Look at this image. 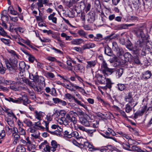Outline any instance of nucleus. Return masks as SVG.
<instances>
[{"instance_id":"nucleus-25","label":"nucleus","mask_w":152,"mask_h":152,"mask_svg":"<svg viewBox=\"0 0 152 152\" xmlns=\"http://www.w3.org/2000/svg\"><path fill=\"white\" fill-rule=\"evenodd\" d=\"M45 76L47 78L50 79L53 78L55 77V75L53 73L50 72H45Z\"/></svg>"},{"instance_id":"nucleus-18","label":"nucleus","mask_w":152,"mask_h":152,"mask_svg":"<svg viewBox=\"0 0 152 152\" xmlns=\"http://www.w3.org/2000/svg\"><path fill=\"white\" fill-rule=\"evenodd\" d=\"M106 85L103 87V89H107V88L110 90L112 87V83L111 82L110 80L108 78L106 79Z\"/></svg>"},{"instance_id":"nucleus-1","label":"nucleus","mask_w":152,"mask_h":152,"mask_svg":"<svg viewBox=\"0 0 152 152\" xmlns=\"http://www.w3.org/2000/svg\"><path fill=\"white\" fill-rule=\"evenodd\" d=\"M58 120L61 122L60 123H62L64 125L66 126L69 124V123L72 122L75 125L77 123V119L74 116L72 117L69 114H66V117H62L59 118Z\"/></svg>"},{"instance_id":"nucleus-5","label":"nucleus","mask_w":152,"mask_h":152,"mask_svg":"<svg viewBox=\"0 0 152 152\" xmlns=\"http://www.w3.org/2000/svg\"><path fill=\"white\" fill-rule=\"evenodd\" d=\"M64 97L67 99H68L70 102H71L73 99L75 102L78 105L83 107L86 108V106L83 104L80 101L78 100L77 98H75L71 94L69 93H66L64 95Z\"/></svg>"},{"instance_id":"nucleus-43","label":"nucleus","mask_w":152,"mask_h":152,"mask_svg":"<svg viewBox=\"0 0 152 152\" xmlns=\"http://www.w3.org/2000/svg\"><path fill=\"white\" fill-rule=\"evenodd\" d=\"M46 59L50 61H56L57 63H60L61 62L57 60L56 58L53 57L48 56L47 57Z\"/></svg>"},{"instance_id":"nucleus-24","label":"nucleus","mask_w":152,"mask_h":152,"mask_svg":"<svg viewBox=\"0 0 152 152\" xmlns=\"http://www.w3.org/2000/svg\"><path fill=\"white\" fill-rule=\"evenodd\" d=\"M124 72V69L122 68H119L115 70V73L118 78H119L122 75Z\"/></svg>"},{"instance_id":"nucleus-40","label":"nucleus","mask_w":152,"mask_h":152,"mask_svg":"<svg viewBox=\"0 0 152 152\" xmlns=\"http://www.w3.org/2000/svg\"><path fill=\"white\" fill-rule=\"evenodd\" d=\"M95 20V18L94 16L92 14V15H90L88 16V21L89 22V23H92L94 22Z\"/></svg>"},{"instance_id":"nucleus-34","label":"nucleus","mask_w":152,"mask_h":152,"mask_svg":"<svg viewBox=\"0 0 152 152\" xmlns=\"http://www.w3.org/2000/svg\"><path fill=\"white\" fill-rule=\"evenodd\" d=\"M15 82L11 80H7L4 79L3 80L2 83L5 85H11L15 84Z\"/></svg>"},{"instance_id":"nucleus-47","label":"nucleus","mask_w":152,"mask_h":152,"mask_svg":"<svg viewBox=\"0 0 152 152\" xmlns=\"http://www.w3.org/2000/svg\"><path fill=\"white\" fill-rule=\"evenodd\" d=\"M1 20L2 22H5L8 21V17L7 15H4L3 12L2 13V16L1 17Z\"/></svg>"},{"instance_id":"nucleus-63","label":"nucleus","mask_w":152,"mask_h":152,"mask_svg":"<svg viewBox=\"0 0 152 152\" xmlns=\"http://www.w3.org/2000/svg\"><path fill=\"white\" fill-rule=\"evenodd\" d=\"M41 41L42 42H51V40L50 39L45 38H41L40 37L39 38Z\"/></svg>"},{"instance_id":"nucleus-38","label":"nucleus","mask_w":152,"mask_h":152,"mask_svg":"<svg viewBox=\"0 0 152 152\" xmlns=\"http://www.w3.org/2000/svg\"><path fill=\"white\" fill-rule=\"evenodd\" d=\"M76 111L77 114V116L83 115H84V113L79 108H76Z\"/></svg>"},{"instance_id":"nucleus-10","label":"nucleus","mask_w":152,"mask_h":152,"mask_svg":"<svg viewBox=\"0 0 152 152\" xmlns=\"http://www.w3.org/2000/svg\"><path fill=\"white\" fill-rule=\"evenodd\" d=\"M79 120L81 124L85 126H90L89 121L88 120L87 118L85 117H81L80 118Z\"/></svg>"},{"instance_id":"nucleus-48","label":"nucleus","mask_w":152,"mask_h":152,"mask_svg":"<svg viewBox=\"0 0 152 152\" xmlns=\"http://www.w3.org/2000/svg\"><path fill=\"white\" fill-rule=\"evenodd\" d=\"M96 129L93 128V130H86V132L88 133L90 136L92 137L93 133L96 131Z\"/></svg>"},{"instance_id":"nucleus-53","label":"nucleus","mask_w":152,"mask_h":152,"mask_svg":"<svg viewBox=\"0 0 152 152\" xmlns=\"http://www.w3.org/2000/svg\"><path fill=\"white\" fill-rule=\"evenodd\" d=\"M6 69L4 67L1 63L0 64V73L1 74H4L5 73Z\"/></svg>"},{"instance_id":"nucleus-4","label":"nucleus","mask_w":152,"mask_h":152,"mask_svg":"<svg viewBox=\"0 0 152 152\" xmlns=\"http://www.w3.org/2000/svg\"><path fill=\"white\" fill-rule=\"evenodd\" d=\"M17 61L15 59H13L11 61V63L7 62L6 63L7 69L10 71L14 72L17 69Z\"/></svg>"},{"instance_id":"nucleus-30","label":"nucleus","mask_w":152,"mask_h":152,"mask_svg":"<svg viewBox=\"0 0 152 152\" xmlns=\"http://www.w3.org/2000/svg\"><path fill=\"white\" fill-rule=\"evenodd\" d=\"M51 134L54 135H56L57 136H60L61 135V131L58 129V130L56 129L55 131H50L49 132Z\"/></svg>"},{"instance_id":"nucleus-13","label":"nucleus","mask_w":152,"mask_h":152,"mask_svg":"<svg viewBox=\"0 0 152 152\" xmlns=\"http://www.w3.org/2000/svg\"><path fill=\"white\" fill-rule=\"evenodd\" d=\"M136 35L139 38L143 39L145 37V34L142 29H139L135 31Z\"/></svg>"},{"instance_id":"nucleus-7","label":"nucleus","mask_w":152,"mask_h":152,"mask_svg":"<svg viewBox=\"0 0 152 152\" xmlns=\"http://www.w3.org/2000/svg\"><path fill=\"white\" fill-rule=\"evenodd\" d=\"M17 99L19 101L18 103H20L22 102L23 104L25 105L29 104L30 102V101L28 98L27 96L25 94L22 96L21 97L17 98Z\"/></svg>"},{"instance_id":"nucleus-36","label":"nucleus","mask_w":152,"mask_h":152,"mask_svg":"<svg viewBox=\"0 0 152 152\" xmlns=\"http://www.w3.org/2000/svg\"><path fill=\"white\" fill-rule=\"evenodd\" d=\"M105 134L106 135L104 134L103 135V136L107 138H110L113 140L114 141H116V139L115 138L113 137H112L110 136V134H111L110 132H105Z\"/></svg>"},{"instance_id":"nucleus-20","label":"nucleus","mask_w":152,"mask_h":152,"mask_svg":"<svg viewBox=\"0 0 152 152\" xmlns=\"http://www.w3.org/2000/svg\"><path fill=\"white\" fill-rule=\"evenodd\" d=\"M16 152H26V148L21 145H19L16 148Z\"/></svg>"},{"instance_id":"nucleus-44","label":"nucleus","mask_w":152,"mask_h":152,"mask_svg":"<svg viewBox=\"0 0 152 152\" xmlns=\"http://www.w3.org/2000/svg\"><path fill=\"white\" fill-rule=\"evenodd\" d=\"M147 109V106L146 105L145 106L142 107L141 111H137L140 114V116H142L144 114L146 110Z\"/></svg>"},{"instance_id":"nucleus-51","label":"nucleus","mask_w":152,"mask_h":152,"mask_svg":"<svg viewBox=\"0 0 152 152\" xmlns=\"http://www.w3.org/2000/svg\"><path fill=\"white\" fill-rule=\"evenodd\" d=\"M138 44L137 42H136L135 45L132 47V48L131 49V50H132L135 51H137L140 50V48H139Z\"/></svg>"},{"instance_id":"nucleus-22","label":"nucleus","mask_w":152,"mask_h":152,"mask_svg":"<svg viewBox=\"0 0 152 152\" xmlns=\"http://www.w3.org/2000/svg\"><path fill=\"white\" fill-rule=\"evenodd\" d=\"M19 69L20 72H23L25 71L26 67V64L23 61L20 62L19 64Z\"/></svg>"},{"instance_id":"nucleus-54","label":"nucleus","mask_w":152,"mask_h":152,"mask_svg":"<svg viewBox=\"0 0 152 152\" xmlns=\"http://www.w3.org/2000/svg\"><path fill=\"white\" fill-rule=\"evenodd\" d=\"M48 18L49 20H51L53 23L55 24L56 23L57 19L56 17L49 15Z\"/></svg>"},{"instance_id":"nucleus-35","label":"nucleus","mask_w":152,"mask_h":152,"mask_svg":"<svg viewBox=\"0 0 152 152\" xmlns=\"http://www.w3.org/2000/svg\"><path fill=\"white\" fill-rule=\"evenodd\" d=\"M102 35L100 34H96V36L94 38V40L96 41H100L102 40Z\"/></svg>"},{"instance_id":"nucleus-26","label":"nucleus","mask_w":152,"mask_h":152,"mask_svg":"<svg viewBox=\"0 0 152 152\" xmlns=\"http://www.w3.org/2000/svg\"><path fill=\"white\" fill-rule=\"evenodd\" d=\"M137 42L140 48H144L146 45L145 42H144L143 39L142 40L137 41Z\"/></svg>"},{"instance_id":"nucleus-55","label":"nucleus","mask_w":152,"mask_h":152,"mask_svg":"<svg viewBox=\"0 0 152 152\" xmlns=\"http://www.w3.org/2000/svg\"><path fill=\"white\" fill-rule=\"evenodd\" d=\"M141 12L142 16H145L148 13V11L146 10L144 6H143L141 8Z\"/></svg>"},{"instance_id":"nucleus-19","label":"nucleus","mask_w":152,"mask_h":152,"mask_svg":"<svg viewBox=\"0 0 152 152\" xmlns=\"http://www.w3.org/2000/svg\"><path fill=\"white\" fill-rule=\"evenodd\" d=\"M43 113L42 112L39 111L38 112L36 111L35 112V118L39 121L42 120V118L43 117L42 114Z\"/></svg>"},{"instance_id":"nucleus-2","label":"nucleus","mask_w":152,"mask_h":152,"mask_svg":"<svg viewBox=\"0 0 152 152\" xmlns=\"http://www.w3.org/2000/svg\"><path fill=\"white\" fill-rule=\"evenodd\" d=\"M114 69L109 68L107 66V64L104 60H103L101 64L100 70L102 72L105 76L111 74L114 72Z\"/></svg>"},{"instance_id":"nucleus-46","label":"nucleus","mask_w":152,"mask_h":152,"mask_svg":"<svg viewBox=\"0 0 152 152\" xmlns=\"http://www.w3.org/2000/svg\"><path fill=\"white\" fill-rule=\"evenodd\" d=\"M112 45L113 49L115 52H116L120 48H119L117 43L115 42H113Z\"/></svg>"},{"instance_id":"nucleus-16","label":"nucleus","mask_w":152,"mask_h":152,"mask_svg":"<svg viewBox=\"0 0 152 152\" xmlns=\"http://www.w3.org/2000/svg\"><path fill=\"white\" fill-rule=\"evenodd\" d=\"M95 46V44L94 43H88L83 45L82 47V48L83 50H84L86 49L93 48Z\"/></svg>"},{"instance_id":"nucleus-61","label":"nucleus","mask_w":152,"mask_h":152,"mask_svg":"<svg viewBox=\"0 0 152 152\" xmlns=\"http://www.w3.org/2000/svg\"><path fill=\"white\" fill-rule=\"evenodd\" d=\"M59 128L60 129H61V128L59 127V126L58 125H56L55 124L51 126V128L50 129V130L52 131V129L54 130H58V128Z\"/></svg>"},{"instance_id":"nucleus-50","label":"nucleus","mask_w":152,"mask_h":152,"mask_svg":"<svg viewBox=\"0 0 152 152\" xmlns=\"http://www.w3.org/2000/svg\"><path fill=\"white\" fill-rule=\"evenodd\" d=\"M118 133L121 135H122V136H123L126 139H129V141H132L133 142H135L134 140H132V139H129V137L127 136L126 134L123 133V132H119Z\"/></svg>"},{"instance_id":"nucleus-31","label":"nucleus","mask_w":152,"mask_h":152,"mask_svg":"<svg viewBox=\"0 0 152 152\" xmlns=\"http://www.w3.org/2000/svg\"><path fill=\"white\" fill-rule=\"evenodd\" d=\"M78 34L81 36H83L84 37L87 38L86 33L82 29L79 30L77 32Z\"/></svg>"},{"instance_id":"nucleus-58","label":"nucleus","mask_w":152,"mask_h":152,"mask_svg":"<svg viewBox=\"0 0 152 152\" xmlns=\"http://www.w3.org/2000/svg\"><path fill=\"white\" fill-rule=\"evenodd\" d=\"M40 124H41V123L40 121H38L35 123V126L38 127L39 129L44 130L45 129V128L42 126H40L39 125Z\"/></svg>"},{"instance_id":"nucleus-60","label":"nucleus","mask_w":152,"mask_h":152,"mask_svg":"<svg viewBox=\"0 0 152 152\" xmlns=\"http://www.w3.org/2000/svg\"><path fill=\"white\" fill-rule=\"evenodd\" d=\"M10 117H14L16 120H17V118L16 116L13 113V112L10 110V111H9V112L7 114Z\"/></svg>"},{"instance_id":"nucleus-6","label":"nucleus","mask_w":152,"mask_h":152,"mask_svg":"<svg viewBox=\"0 0 152 152\" xmlns=\"http://www.w3.org/2000/svg\"><path fill=\"white\" fill-rule=\"evenodd\" d=\"M58 144L55 140H52L51 142V146H46V151L48 152H54L56 150Z\"/></svg>"},{"instance_id":"nucleus-49","label":"nucleus","mask_w":152,"mask_h":152,"mask_svg":"<svg viewBox=\"0 0 152 152\" xmlns=\"http://www.w3.org/2000/svg\"><path fill=\"white\" fill-rule=\"evenodd\" d=\"M98 100L101 103L102 105L104 106H106L109 105V104L107 102L104 101L100 97L98 98Z\"/></svg>"},{"instance_id":"nucleus-21","label":"nucleus","mask_w":152,"mask_h":152,"mask_svg":"<svg viewBox=\"0 0 152 152\" xmlns=\"http://www.w3.org/2000/svg\"><path fill=\"white\" fill-rule=\"evenodd\" d=\"M86 145L88 148V150L89 151H92L97 150V149L95 148V147L89 142H86Z\"/></svg>"},{"instance_id":"nucleus-8","label":"nucleus","mask_w":152,"mask_h":152,"mask_svg":"<svg viewBox=\"0 0 152 152\" xmlns=\"http://www.w3.org/2000/svg\"><path fill=\"white\" fill-rule=\"evenodd\" d=\"M124 99L126 102H128L129 104H130L131 106H132L134 104L133 102L134 101L132 98V92H129L125 96Z\"/></svg>"},{"instance_id":"nucleus-27","label":"nucleus","mask_w":152,"mask_h":152,"mask_svg":"<svg viewBox=\"0 0 152 152\" xmlns=\"http://www.w3.org/2000/svg\"><path fill=\"white\" fill-rule=\"evenodd\" d=\"M122 145L123 146V148L128 151H130V146L129 143L128 142H125L122 143Z\"/></svg>"},{"instance_id":"nucleus-14","label":"nucleus","mask_w":152,"mask_h":152,"mask_svg":"<svg viewBox=\"0 0 152 152\" xmlns=\"http://www.w3.org/2000/svg\"><path fill=\"white\" fill-rule=\"evenodd\" d=\"M152 75V73L150 71L148 70L146 71L144 74H143L142 77V79L146 80L150 78Z\"/></svg>"},{"instance_id":"nucleus-32","label":"nucleus","mask_w":152,"mask_h":152,"mask_svg":"<svg viewBox=\"0 0 152 152\" xmlns=\"http://www.w3.org/2000/svg\"><path fill=\"white\" fill-rule=\"evenodd\" d=\"M45 148H46V146L48 145V142L46 140H45L44 141L42 142L40 145H39V148L41 149H45Z\"/></svg>"},{"instance_id":"nucleus-12","label":"nucleus","mask_w":152,"mask_h":152,"mask_svg":"<svg viewBox=\"0 0 152 152\" xmlns=\"http://www.w3.org/2000/svg\"><path fill=\"white\" fill-rule=\"evenodd\" d=\"M130 151H133L135 152H148L145 149L143 150H141L139 147L135 145H133Z\"/></svg>"},{"instance_id":"nucleus-17","label":"nucleus","mask_w":152,"mask_h":152,"mask_svg":"<svg viewBox=\"0 0 152 152\" xmlns=\"http://www.w3.org/2000/svg\"><path fill=\"white\" fill-rule=\"evenodd\" d=\"M123 56L125 58V60L123 62L125 64L127 61H129V58H131L132 56L129 53L126 52L124 54Z\"/></svg>"},{"instance_id":"nucleus-23","label":"nucleus","mask_w":152,"mask_h":152,"mask_svg":"<svg viewBox=\"0 0 152 152\" xmlns=\"http://www.w3.org/2000/svg\"><path fill=\"white\" fill-rule=\"evenodd\" d=\"M104 53L108 56H112L113 53L111 49L109 47H107L105 48Z\"/></svg>"},{"instance_id":"nucleus-39","label":"nucleus","mask_w":152,"mask_h":152,"mask_svg":"<svg viewBox=\"0 0 152 152\" xmlns=\"http://www.w3.org/2000/svg\"><path fill=\"white\" fill-rule=\"evenodd\" d=\"M117 87L120 91H122L124 90L126 88L125 85L122 84H118L117 85Z\"/></svg>"},{"instance_id":"nucleus-64","label":"nucleus","mask_w":152,"mask_h":152,"mask_svg":"<svg viewBox=\"0 0 152 152\" xmlns=\"http://www.w3.org/2000/svg\"><path fill=\"white\" fill-rule=\"evenodd\" d=\"M50 94L53 96H56L57 94L56 93V90L55 88H53L51 91Z\"/></svg>"},{"instance_id":"nucleus-57","label":"nucleus","mask_w":152,"mask_h":152,"mask_svg":"<svg viewBox=\"0 0 152 152\" xmlns=\"http://www.w3.org/2000/svg\"><path fill=\"white\" fill-rule=\"evenodd\" d=\"M97 116L99 118H101L102 120H104L105 119V117L106 116L104 114L100 113H96Z\"/></svg>"},{"instance_id":"nucleus-52","label":"nucleus","mask_w":152,"mask_h":152,"mask_svg":"<svg viewBox=\"0 0 152 152\" xmlns=\"http://www.w3.org/2000/svg\"><path fill=\"white\" fill-rule=\"evenodd\" d=\"M27 150L29 151H31L32 150H34L35 148V145L34 144H29L28 145Z\"/></svg>"},{"instance_id":"nucleus-42","label":"nucleus","mask_w":152,"mask_h":152,"mask_svg":"<svg viewBox=\"0 0 152 152\" xmlns=\"http://www.w3.org/2000/svg\"><path fill=\"white\" fill-rule=\"evenodd\" d=\"M0 39L5 45H7L8 46H10V39L4 38H1Z\"/></svg>"},{"instance_id":"nucleus-59","label":"nucleus","mask_w":152,"mask_h":152,"mask_svg":"<svg viewBox=\"0 0 152 152\" xmlns=\"http://www.w3.org/2000/svg\"><path fill=\"white\" fill-rule=\"evenodd\" d=\"M0 34L3 36L7 35V33L0 26Z\"/></svg>"},{"instance_id":"nucleus-3","label":"nucleus","mask_w":152,"mask_h":152,"mask_svg":"<svg viewBox=\"0 0 152 152\" xmlns=\"http://www.w3.org/2000/svg\"><path fill=\"white\" fill-rule=\"evenodd\" d=\"M64 134L65 137L69 138H71L72 137H75L77 139L81 138V137L79 136L78 132L76 131H73L71 128H69L65 131Z\"/></svg>"},{"instance_id":"nucleus-33","label":"nucleus","mask_w":152,"mask_h":152,"mask_svg":"<svg viewBox=\"0 0 152 152\" xmlns=\"http://www.w3.org/2000/svg\"><path fill=\"white\" fill-rule=\"evenodd\" d=\"M115 52L117 56L118 57L122 56L124 53V51L122 48H120Z\"/></svg>"},{"instance_id":"nucleus-62","label":"nucleus","mask_w":152,"mask_h":152,"mask_svg":"<svg viewBox=\"0 0 152 152\" xmlns=\"http://www.w3.org/2000/svg\"><path fill=\"white\" fill-rule=\"evenodd\" d=\"M18 129L20 134L22 135H24L26 134L25 130L22 128L19 127Z\"/></svg>"},{"instance_id":"nucleus-28","label":"nucleus","mask_w":152,"mask_h":152,"mask_svg":"<svg viewBox=\"0 0 152 152\" xmlns=\"http://www.w3.org/2000/svg\"><path fill=\"white\" fill-rule=\"evenodd\" d=\"M4 99L7 101L10 102H12L13 103H18V102L19 101L17 99H15L14 98L9 97L8 98L5 97Z\"/></svg>"},{"instance_id":"nucleus-29","label":"nucleus","mask_w":152,"mask_h":152,"mask_svg":"<svg viewBox=\"0 0 152 152\" xmlns=\"http://www.w3.org/2000/svg\"><path fill=\"white\" fill-rule=\"evenodd\" d=\"M106 77L102 75H99L98 78V81L101 84H104L105 82Z\"/></svg>"},{"instance_id":"nucleus-37","label":"nucleus","mask_w":152,"mask_h":152,"mask_svg":"<svg viewBox=\"0 0 152 152\" xmlns=\"http://www.w3.org/2000/svg\"><path fill=\"white\" fill-rule=\"evenodd\" d=\"M131 105H130L129 104L126 105L125 111L127 113H129L132 110V107H131Z\"/></svg>"},{"instance_id":"nucleus-9","label":"nucleus","mask_w":152,"mask_h":152,"mask_svg":"<svg viewBox=\"0 0 152 152\" xmlns=\"http://www.w3.org/2000/svg\"><path fill=\"white\" fill-rule=\"evenodd\" d=\"M74 69L77 72L82 73L84 70V67L82 64H78L74 66Z\"/></svg>"},{"instance_id":"nucleus-41","label":"nucleus","mask_w":152,"mask_h":152,"mask_svg":"<svg viewBox=\"0 0 152 152\" xmlns=\"http://www.w3.org/2000/svg\"><path fill=\"white\" fill-rule=\"evenodd\" d=\"M6 120L8 124L11 127H12L14 126V121L12 120V119L7 118Z\"/></svg>"},{"instance_id":"nucleus-15","label":"nucleus","mask_w":152,"mask_h":152,"mask_svg":"<svg viewBox=\"0 0 152 152\" xmlns=\"http://www.w3.org/2000/svg\"><path fill=\"white\" fill-rule=\"evenodd\" d=\"M84 42V40L82 39H73L71 41V43L73 45H79L82 44Z\"/></svg>"},{"instance_id":"nucleus-45","label":"nucleus","mask_w":152,"mask_h":152,"mask_svg":"<svg viewBox=\"0 0 152 152\" xmlns=\"http://www.w3.org/2000/svg\"><path fill=\"white\" fill-rule=\"evenodd\" d=\"M8 11L10 12V13L13 15H16L18 14L17 12L14 10L12 7H9L8 9Z\"/></svg>"},{"instance_id":"nucleus-56","label":"nucleus","mask_w":152,"mask_h":152,"mask_svg":"<svg viewBox=\"0 0 152 152\" xmlns=\"http://www.w3.org/2000/svg\"><path fill=\"white\" fill-rule=\"evenodd\" d=\"M33 89L35 91H36L38 93H41L42 89L39 86H38L37 85H36Z\"/></svg>"},{"instance_id":"nucleus-11","label":"nucleus","mask_w":152,"mask_h":152,"mask_svg":"<svg viewBox=\"0 0 152 152\" xmlns=\"http://www.w3.org/2000/svg\"><path fill=\"white\" fill-rule=\"evenodd\" d=\"M86 62L87 64L86 67L87 69H91L94 67L96 64V62L95 60L88 61Z\"/></svg>"}]
</instances>
